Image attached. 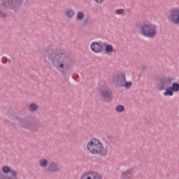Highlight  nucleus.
Returning <instances> with one entry per match:
<instances>
[{"label": "nucleus", "mask_w": 179, "mask_h": 179, "mask_svg": "<svg viewBox=\"0 0 179 179\" xmlns=\"http://www.w3.org/2000/svg\"><path fill=\"white\" fill-rule=\"evenodd\" d=\"M48 58L52 61L53 66L59 72L69 71L72 68V62L69 57L59 50L52 49L49 52Z\"/></svg>", "instance_id": "obj_1"}, {"label": "nucleus", "mask_w": 179, "mask_h": 179, "mask_svg": "<svg viewBox=\"0 0 179 179\" xmlns=\"http://www.w3.org/2000/svg\"><path fill=\"white\" fill-rule=\"evenodd\" d=\"M87 150L94 156H107V149L103 142L97 138H92L87 143Z\"/></svg>", "instance_id": "obj_2"}, {"label": "nucleus", "mask_w": 179, "mask_h": 179, "mask_svg": "<svg viewBox=\"0 0 179 179\" xmlns=\"http://www.w3.org/2000/svg\"><path fill=\"white\" fill-rule=\"evenodd\" d=\"M138 32L143 37L155 38L157 36V26L152 22H143L138 29Z\"/></svg>", "instance_id": "obj_3"}, {"label": "nucleus", "mask_w": 179, "mask_h": 179, "mask_svg": "<svg viewBox=\"0 0 179 179\" xmlns=\"http://www.w3.org/2000/svg\"><path fill=\"white\" fill-rule=\"evenodd\" d=\"M173 82H174V78L171 76L164 77L159 80L157 89L159 92L164 90L163 92L164 97H173V96H174L173 88H171V86H169L171 85Z\"/></svg>", "instance_id": "obj_4"}, {"label": "nucleus", "mask_w": 179, "mask_h": 179, "mask_svg": "<svg viewBox=\"0 0 179 179\" xmlns=\"http://www.w3.org/2000/svg\"><path fill=\"white\" fill-rule=\"evenodd\" d=\"M113 82L115 85H117L120 87H124V89H131L132 86V82L127 81V73L125 71L116 73L113 78Z\"/></svg>", "instance_id": "obj_5"}, {"label": "nucleus", "mask_w": 179, "mask_h": 179, "mask_svg": "<svg viewBox=\"0 0 179 179\" xmlns=\"http://www.w3.org/2000/svg\"><path fill=\"white\" fill-rule=\"evenodd\" d=\"M98 94L103 101H111L113 100V92L106 83H101Z\"/></svg>", "instance_id": "obj_6"}, {"label": "nucleus", "mask_w": 179, "mask_h": 179, "mask_svg": "<svg viewBox=\"0 0 179 179\" xmlns=\"http://www.w3.org/2000/svg\"><path fill=\"white\" fill-rule=\"evenodd\" d=\"M80 179H103V176L96 171H88L84 173Z\"/></svg>", "instance_id": "obj_7"}, {"label": "nucleus", "mask_w": 179, "mask_h": 179, "mask_svg": "<svg viewBox=\"0 0 179 179\" xmlns=\"http://www.w3.org/2000/svg\"><path fill=\"white\" fill-rule=\"evenodd\" d=\"M0 1L2 2L5 8L13 9L17 3L23 2V0H0Z\"/></svg>", "instance_id": "obj_8"}, {"label": "nucleus", "mask_w": 179, "mask_h": 179, "mask_svg": "<svg viewBox=\"0 0 179 179\" xmlns=\"http://www.w3.org/2000/svg\"><path fill=\"white\" fill-rule=\"evenodd\" d=\"M169 19L173 24H179V9L172 10Z\"/></svg>", "instance_id": "obj_9"}, {"label": "nucleus", "mask_w": 179, "mask_h": 179, "mask_svg": "<svg viewBox=\"0 0 179 179\" xmlns=\"http://www.w3.org/2000/svg\"><path fill=\"white\" fill-rule=\"evenodd\" d=\"M90 49L94 54H100L103 51V46L97 41H94L90 45Z\"/></svg>", "instance_id": "obj_10"}, {"label": "nucleus", "mask_w": 179, "mask_h": 179, "mask_svg": "<svg viewBox=\"0 0 179 179\" xmlns=\"http://www.w3.org/2000/svg\"><path fill=\"white\" fill-rule=\"evenodd\" d=\"M20 122L21 128L23 129H31V127H33V123L27 120L20 119Z\"/></svg>", "instance_id": "obj_11"}, {"label": "nucleus", "mask_w": 179, "mask_h": 179, "mask_svg": "<svg viewBox=\"0 0 179 179\" xmlns=\"http://www.w3.org/2000/svg\"><path fill=\"white\" fill-rule=\"evenodd\" d=\"M134 171L132 169H129L121 173V178L122 179H134Z\"/></svg>", "instance_id": "obj_12"}, {"label": "nucleus", "mask_w": 179, "mask_h": 179, "mask_svg": "<svg viewBox=\"0 0 179 179\" xmlns=\"http://www.w3.org/2000/svg\"><path fill=\"white\" fill-rule=\"evenodd\" d=\"M64 15L67 19H73V17H75V10L67 8L64 12Z\"/></svg>", "instance_id": "obj_13"}, {"label": "nucleus", "mask_w": 179, "mask_h": 179, "mask_svg": "<svg viewBox=\"0 0 179 179\" xmlns=\"http://www.w3.org/2000/svg\"><path fill=\"white\" fill-rule=\"evenodd\" d=\"M38 108H40V106L35 102L31 103L29 105V110L31 113H37Z\"/></svg>", "instance_id": "obj_14"}, {"label": "nucleus", "mask_w": 179, "mask_h": 179, "mask_svg": "<svg viewBox=\"0 0 179 179\" xmlns=\"http://www.w3.org/2000/svg\"><path fill=\"white\" fill-rule=\"evenodd\" d=\"M59 170V167L55 163H52L48 169V171L55 173Z\"/></svg>", "instance_id": "obj_15"}, {"label": "nucleus", "mask_w": 179, "mask_h": 179, "mask_svg": "<svg viewBox=\"0 0 179 179\" xmlns=\"http://www.w3.org/2000/svg\"><path fill=\"white\" fill-rule=\"evenodd\" d=\"M39 166L42 169H46L48 166V159L45 158H42L39 160Z\"/></svg>", "instance_id": "obj_16"}, {"label": "nucleus", "mask_w": 179, "mask_h": 179, "mask_svg": "<svg viewBox=\"0 0 179 179\" xmlns=\"http://www.w3.org/2000/svg\"><path fill=\"white\" fill-rule=\"evenodd\" d=\"M105 52L106 54H113L114 52V46L110 44H106L105 45Z\"/></svg>", "instance_id": "obj_17"}, {"label": "nucleus", "mask_w": 179, "mask_h": 179, "mask_svg": "<svg viewBox=\"0 0 179 179\" xmlns=\"http://www.w3.org/2000/svg\"><path fill=\"white\" fill-rule=\"evenodd\" d=\"M115 111H116L117 114H121L125 111V107L122 105H117L115 108Z\"/></svg>", "instance_id": "obj_18"}, {"label": "nucleus", "mask_w": 179, "mask_h": 179, "mask_svg": "<svg viewBox=\"0 0 179 179\" xmlns=\"http://www.w3.org/2000/svg\"><path fill=\"white\" fill-rule=\"evenodd\" d=\"M76 19H77V20H80V22H82V20H85V12L78 11L76 13Z\"/></svg>", "instance_id": "obj_19"}, {"label": "nucleus", "mask_w": 179, "mask_h": 179, "mask_svg": "<svg viewBox=\"0 0 179 179\" xmlns=\"http://www.w3.org/2000/svg\"><path fill=\"white\" fill-rule=\"evenodd\" d=\"M171 87L173 90L174 93H178V92H179V83L174 82V83H172Z\"/></svg>", "instance_id": "obj_20"}, {"label": "nucleus", "mask_w": 179, "mask_h": 179, "mask_svg": "<svg viewBox=\"0 0 179 179\" xmlns=\"http://www.w3.org/2000/svg\"><path fill=\"white\" fill-rule=\"evenodd\" d=\"M126 10L124 8H120L116 11V13L117 15H124L125 13Z\"/></svg>", "instance_id": "obj_21"}, {"label": "nucleus", "mask_w": 179, "mask_h": 179, "mask_svg": "<svg viewBox=\"0 0 179 179\" xmlns=\"http://www.w3.org/2000/svg\"><path fill=\"white\" fill-rule=\"evenodd\" d=\"M95 3H97L98 5H101V3H104L106 2V0H93Z\"/></svg>", "instance_id": "obj_22"}, {"label": "nucleus", "mask_w": 179, "mask_h": 179, "mask_svg": "<svg viewBox=\"0 0 179 179\" xmlns=\"http://www.w3.org/2000/svg\"><path fill=\"white\" fill-rule=\"evenodd\" d=\"M1 17H3L5 19V18L8 17V14H6V13L3 12L1 13Z\"/></svg>", "instance_id": "obj_23"}, {"label": "nucleus", "mask_w": 179, "mask_h": 179, "mask_svg": "<svg viewBox=\"0 0 179 179\" xmlns=\"http://www.w3.org/2000/svg\"><path fill=\"white\" fill-rule=\"evenodd\" d=\"M3 11L0 10V16H1Z\"/></svg>", "instance_id": "obj_24"}, {"label": "nucleus", "mask_w": 179, "mask_h": 179, "mask_svg": "<svg viewBox=\"0 0 179 179\" xmlns=\"http://www.w3.org/2000/svg\"><path fill=\"white\" fill-rule=\"evenodd\" d=\"M0 176H1V172H0Z\"/></svg>", "instance_id": "obj_25"}]
</instances>
